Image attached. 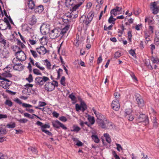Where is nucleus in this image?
Returning a JSON list of instances; mask_svg holds the SVG:
<instances>
[{
  "instance_id": "obj_1",
  "label": "nucleus",
  "mask_w": 159,
  "mask_h": 159,
  "mask_svg": "<svg viewBox=\"0 0 159 159\" xmlns=\"http://www.w3.org/2000/svg\"><path fill=\"white\" fill-rule=\"evenodd\" d=\"M13 49L14 51H17L15 53V55L21 61H25L26 59V56L23 51H22L20 47L16 46H13Z\"/></svg>"
},
{
  "instance_id": "obj_2",
  "label": "nucleus",
  "mask_w": 159,
  "mask_h": 159,
  "mask_svg": "<svg viewBox=\"0 0 159 159\" xmlns=\"http://www.w3.org/2000/svg\"><path fill=\"white\" fill-rule=\"evenodd\" d=\"M94 16V11H91L88 13L86 18L85 16H81L80 18V21L81 22L84 23L86 25H88L92 21Z\"/></svg>"
},
{
  "instance_id": "obj_3",
  "label": "nucleus",
  "mask_w": 159,
  "mask_h": 159,
  "mask_svg": "<svg viewBox=\"0 0 159 159\" xmlns=\"http://www.w3.org/2000/svg\"><path fill=\"white\" fill-rule=\"evenodd\" d=\"M0 80H2L0 82V85L5 89H7L11 84V82L6 78L0 77Z\"/></svg>"
},
{
  "instance_id": "obj_4",
  "label": "nucleus",
  "mask_w": 159,
  "mask_h": 159,
  "mask_svg": "<svg viewBox=\"0 0 159 159\" xmlns=\"http://www.w3.org/2000/svg\"><path fill=\"white\" fill-rule=\"evenodd\" d=\"M97 124L102 128L105 129L107 123V120L103 116L98 118L97 120Z\"/></svg>"
},
{
  "instance_id": "obj_5",
  "label": "nucleus",
  "mask_w": 159,
  "mask_h": 159,
  "mask_svg": "<svg viewBox=\"0 0 159 159\" xmlns=\"http://www.w3.org/2000/svg\"><path fill=\"white\" fill-rule=\"evenodd\" d=\"M49 79L46 76L37 77L35 79V82L37 85H43L45 82L49 80Z\"/></svg>"
},
{
  "instance_id": "obj_6",
  "label": "nucleus",
  "mask_w": 159,
  "mask_h": 159,
  "mask_svg": "<svg viewBox=\"0 0 159 159\" xmlns=\"http://www.w3.org/2000/svg\"><path fill=\"white\" fill-rule=\"evenodd\" d=\"M60 34H61L60 29L55 28L51 30L50 33V37L52 39H54L58 37Z\"/></svg>"
},
{
  "instance_id": "obj_7",
  "label": "nucleus",
  "mask_w": 159,
  "mask_h": 159,
  "mask_svg": "<svg viewBox=\"0 0 159 159\" xmlns=\"http://www.w3.org/2000/svg\"><path fill=\"white\" fill-rule=\"evenodd\" d=\"M137 121L139 122H143V125H147L149 123L148 119L145 114H141L138 117Z\"/></svg>"
},
{
  "instance_id": "obj_8",
  "label": "nucleus",
  "mask_w": 159,
  "mask_h": 159,
  "mask_svg": "<svg viewBox=\"0 0 159 159\" xmlns=\"http://www.w3.org/2000/svg\"><path fill=\"white\" fill-rule=\"evenodd\" d=\"M50 26L48 24L43 23L40 27V31L42 34L45 35L49 31Z\"/></svg>"
},
{
  "instance_id": "obj_9",
  "label": "nucleus",
  "mask_w": 159,
  "mask_h": 159,
  "mask_svg": "<svg viewBox=\"0 0 159 159\" xmlns=\"http://www.w3.org/2000/svg\"><path fill=\"white\" fill-rule=\"evenodd\" d=\"M158 2H154L150 4V8L152 10V13L156 14L159 12V7L157 6Z\"/></svg>"
},
{
  "instance_id": "obj_10",
  "label": "nucleus",
  "mask_w": 159,
  "mask_h": 159,
  "mask_svg": "<svg viewBox=\"0 0 159 159\" xmlns=\"http://www.w3.org/2000/svg\"><path fill=\"white\" fill-rule=\"evenodd\" d=\"M135 96L138 106L140 107H143L144 105V102L141 96L138 93H135Z\"/></svg>"
},
{
  "instance_id": "obj_11",
  "label": "nucleus",
  "mask_w": 159,
  "mask_h": 159,
  "mask_svg": "<svg viewBox=\"0 0 159 159\" xmlns=\"http://www.w3.org/2000/svg\"><path fill=\"white\" fill-rule=\"evenodd\" d=\"M52 123L53 126L56 128L59 129L61 127L65 130L67 129L66 127L64 124L57 120L53 121L52 122Z\"/></svg>"
},
{
  "instance_id": "obj_12",
  "label": "nucleus",
  "mask_w": 159,
  "mask_h": 159,
  "mask_svg": "<svg viewBox=\"0 0 159 159\" xmlns=\"http://www.w3.org/2000/svg\"><path fill=\"white\" fill-rule=\"evenodd\" d=\"M75 109L78 111H81L84 112L87 109V106L84 102H81L80 105L78 104H76Z\"/></svg>"
},
{
  "instance_id": "obj_13",
  "label": "nucleus",
  "mask_w": 159,
  "mask_h": 159,
  "mask_svg": "<svg viewBox=\"0 0 159 159\" xmlns=\"http://www.w3.org/2000/svg\"><path fill=\"white\" fill-rule=\"evenodd\" d=\"M11 28V25H8L3 20H0V30H4L8 29L10 30Z\"/></svg>"
},
{
  "instance_id": "obj_14",
  "label": "nucleus",
  "mask_w": 159,
  "mask_h": 159,
  "mask_svg": "<svg viewBox=\"0 0 159 159\" xmlns=\"http://www.w3.org/2000/svg\"><path fill=\"white\" fill-rule=\"evenodd\" d=\"M111 106L112 109L116 111L119 110L120 108V104L117 99L113 100L111 103Z\"/></svg>"
},
{
  "instance_id": "obj_15",
  "label": "nucleus",
  "mask_w": 159,
  "mask_h": 159,
  "mask_svg": "<svg viewBox=\"0 0 159 159\" xmlns=\"http://www.w3.org/2000/svg\"><path fill=\"white\" fill-rule=\"evenodd\" d=\"M10 66H8L3 69L4 72L2 73V75L3 76L7 77H11V75L9 73L11 70V68H10Z\"/></svg>"
},
{
  "instance_id": "obj_16",
  "label": "nucleus",
  "mask_w": 159,
  "mask_h": 159,
  "mask_svg": "<svg viewBox=\"0 0 159 159\" xmlns=\"http://www.w3.org/2000/svg\"><path fill=\"white\" fill-rule=\"evenodd\" d=\"M0 43L2 44L4 48L8 47L9 46V42L5 39L2 34L0 32Z\"/></svg>"
},
{
  "instance_id": "obj_17",
  "label": "nucleus",
  "mask_w": 159,
  "mask_h": 159,
  "mask_svg": "<svg viewBox=\"0 0 159 159\" xmlns=\"http://www.w3.org/2000/svg\"><path fill=\"white\" fill-rule=\"evenodd\" d=\"M44 88L48 91H51L54 89V86L53 83L50 82H47L45 85Z\"/></svg>"
},
{
  "instance_id": "obj_18",
  "label": "nucleus",
  "mask_w": 159,
  "mask_h": 159,
  "mask_svg": "<svg viewBox=\"0 0 159 159\" xmlns=\"http://www.w3.org/2000/svg\"><path fill=\"white\" fill-rule=\"evenodd\" d=\"M151 118L153 124V125L154 128H157L158 125V123L157 119L156 116L155 115L154 113L151 114Z\"/></svg>"
},
{
  "instance_id": "obj_19",
  "label": "nucleus",
  "mask_w": 159,
  "mask_h": 159,
  "mask_svg": "<svg viewBox=\"0 0 159 159\" xmlns=\"http://www.w3.org/2000/svg\"><path fill=\"white\" fill-rule=\"evenodd\" d=\"M50 127V126L48 124H45L43 125V124L41 128V130L43 132H44L46 134L49 135H52L51 133L48 130L45 129L49 128Z\"/></svg>"
},
{
  "instance_id": "obj_20",
  "label": "nucleus",
  "mask_w": 159,
  "mask_h": 159,
  "mask_svg": "<svg viewBox=\"0 0 159 159\" xmlns=\"http://www.w3.org/2000/svg\"><path fill=\"white\" fill-rule=\"evenodd\" d=\"M71 15L69 16L68 15H65L63 16V17L62 18H61L59 19V21H61V22H59L60 24H63V22L64 23H66L68 22L69 20L71 18Z\"/></svg>"
},
{
  "instance_id": "obj_21",
  "label": "nucleus",
  "mask_w": 159,
  "mask_h": 159,
  "mask_svg": "<svg viewBox=\"0 0 159 159\" xmlns=\"http://www.w3.org/2000/svg\"><path fill=\"white\" fill-rule=\"evenodd\" d=\"M37 52L40 55H44L47 52L46 48L43 46H40L36 48Z\"/></svg>"
},
{
  "instance_id": "obj_22",
  "label": "nucleus",
  "mask_w": 159,
  "mask_h": 159,
  "mask_svg": "<svg viewBox=\"0 0 159 159\" xmlns=\"http://www.w3.org/2000/svg\"><path fill=\"white\" fill-rule=\"evenodd\" d=\"M9 52L8 50L4 48L0 54V56L1 58H7L9 56Z\"/></svg>"
},
{
  "instance_id": "obj_23",
  "label": "nucleus",
  "mask_w": 159,
  "mask_h": 159,
  "mask_svg": "<svg viewBox=\"0 0 159 159\" xmlns=\"http://www.w3.org/2000/svg\"><path fill=\"white\" fill-rule=\"evenodd\" d=\"M14 101L19 104H22V106L23 107L26 108H30L32 107V106L29 104L26 103H22L21 101L18 98H16L14 100Z\"/></svg>"
},
{
  "instance_id": "obj_24",
  "label": "nucleus",
  "mask_w": 159,
  "mask_h": 159,
  "mask_svg": "<svg viewBox=\"0 0 159 159\" xmlns=\"http://www.w3.org/2000/svg\"><path fill=\"white\" fill-rule=\"evenodd\" d=\"M44 10L43 7V5H40L37 7H35L34 11L36 13H41Z\"/></svg>"
},
{
  "instance_id": "obj_25",
  "label": "nucleus",
  "mask_w": 159,
  "mask_h": 159,
  "mask_svg": "<svg viewBox=\"0 0 159 159\" xmlns=\"http://www.w3.org/2000/svg\"><path fill=\"white\" fill-rule=\"evenodd\" d=\"M145 22H148L149 25H153L154 24V21L153 19L150 16H146L145 19Z\"/></svg>"
},
{
  "instance_id": "obj_26",
  "label": "nucleus",
  "mask_w": 159,
  "mask_h": 159,
  "mask_svg": "<svg viewBox=\"0 0 159 159\" xmlns=\"http://www.w3.org/2000/svg\"><path fill=\"white\" fill-rule=\"evenodd\" d=\"M13 67L15 70L19 71L22 70L23 68L22 65L20 63H18L16 65H13Z\"/></svg>"
},
{
  "instance_id": "obj_27",
  "label": "nucleus",
  "mask_w": 159,
  "mask_h": 159,
  "mask_svg": "<svg viewBox=\"0 0 159 159\" xmlns=\"http://www.w3.org/2000/svg\"><path fill=\"white\" fill-rule=\"evenodd\" d=\"M75 0H66L65 3L67 7H70L74 4Z\"/></svg>"
},
{
  "instance_id": "obj_28",
  "label": "nucleus",
  "mask_w": 159,
  "mask_h": 159,
  "mask_svg": "<svg viewBox=\"0 0 159 159\" xmlns=\"http://www.w3.org/2000/svg\"><path fill=\"white\" fill-rule=\"evenodd\" d=\"M92 140L95 143H98L99 142L100 139L97 135H95L94 133H92V135L91 136Z\"/></svg>"
},
{
  "instance_id": "obj_29",
  "label": "nucleus",
  "mask_w": 159,
  "mask_h": 159,
  "mask_svg": "<svg viewBox=\"0 0 159 159\" xmlns=\"http://www.w3.org/2000/svg\"><path fill=\"white\" fill-rule=\"evenodd\" d=\"M39 41L42 45H46L48 42L47 38L46 36H43L40 39Z\"/></svg>"
},
{
  "instance_id": "obj_30",
  "label": "nucleus",
  "mask_w": 159,
  "mask_h": 159,
  "mask_svg": "<svg viewBox=\"0 0 159 159\" xmlns=\"http://www.w3.org/2000/svg\"><path fill=\"white\" fill-rule=\"evenodd\" d=\"M43 62L45 63L44 64L46 67L47 68L48 70L51 69V63L47 59L44 60L43 61Z\"/></svg>"
},
{
  "instance_id": "obj_31",
  "label": "nucleus",
  "mask_w": 159,
  "mask_h": 159,
  "mask_svg": "<svg viewBox=\"0 0 159 159\" xmlns=\"http://www.w3.org/2000/svg\"><path fill=\"white\" fill-rule=\"evenodd\" d=\"M69 28V26L66 25L61 30L60 29L61 34L62 35H64L68 30Z\"/></svg>"
},
{
  "instance_id": "obj_32",
  "label": "nucleus",
  "mask_w": 159,
  "mask_h": 159,
  "mask_svg": "<svg viewBox=\"0 0 159 159\" xmlns=\"http://www.w3.org/2000/svg\"><path fill=\"white\" fill-rule=\"evenodd\" d=\"M37 22V19L33 15L30 20L29 21V23L31 25L35 24Z\"/></svg>"
},
{
  "instance_id": "obj_33",
  "label": "nucleus",
  "mask_w": 159,
  "mask_h": 159,
  "mask_svg": "<svg viewBox=\"0 0 159 159\" xmlns=\"http://www.w3.org/2000/svg\"><path fill=\"white\" fill-rule=\"evenodd\" d=\"M7 133L6 128L1 125L0 126V135H3Z\"/></svg>"
},
{
  "instance_id": "obj_34",
  "label": "nucleus",
  "mask_w": 159,
  "mask_h": 159,
  "mask_svg": "<svg viewBox=\"0 0 159 159\" xmlns=\"http://www.w3.org/2000/svg\"><path fill=\"white\" fill-rule=\"evenodd\" d=\"M28 6L29 8L31 9H34L35 7L34 2L32 0H30L29 1Z\"/></svg>"
},
{
  "instance_id": "obj_35",
  "label": "nucleus",
  "mask_w": 159,
  "mask_h": 159,
  "mask_svg": "<svg viewBox=\"0 0 159 159\" xmlns=\"http://www.w3.org/2000/svg\"><path fill=\"white\" fill-rule=\"evenodd\" d=\"M103 136L105 138L107 142L109 143H110L111 141L109 135L107 133H105L104 134Z\"/></svg>"
},
{
  "instance_id": "obj_36",
  "label": "nucleus",
  "mask_w": 159,
  "mask_h": 159,
  "mask_svg": "<svg viewBox=\"0 0 159 159\" xmlns=\"http://www.w3.org/2000/svg\"><path fill=\"white\" fill-rule=\"evenodd\" d=\"M111 14L113 16H115L119 14V13L117 11V10L115 8L112 9L110 12Z\"/></svg>"
},
{
  "instance_id": "obj_37",
  "label": "nucleus",
  "mask_w": 159,
  "mask_h": 159,
  "mask_svg": "<svg viewBox=\"0 0 159 159\" xmlns=\"http://www.w3.org/2000/svg\"><path fill=\"white\" fill-rule=\"evenodd\" d=\"M88 119L91 125H93L95 121L94 117L89 116Z\"/></svg>"
},
{
  "instance_id": "obj_38",
  "label": "nucleus",
  "mask_w": 159,
  "mask_h": 159,
  "mask_svg": "<svg viewBox=\"0 0 159 159\" xmlns=\"http://www.w3.org/2000/svg\"><path fill=\"white\" fill-rule=\"evenodd\" d=\"M69 98L71 99L73 101V103L74 104L76 102V98L75 97L73 93L70 94L69 96Z\"/></svg>"
},
{
  "instance_id": "obj_39",
  "label": "nucleus",
  "mask_w": 159,
  "mask_h": 159,
  "mask_svg": "<svg viewBox=\"0 0 159 159\" xmlns=\"http://www.w3.org/2000/svg\"><path fill=\"white\" fill-rule=\"evenodd\" d=\"M132 112V110L130 109H128L125 110V116L127 117L128 115H130Z\"/></svg>"
},
{
  "instance_id": "obj_40",
  "label": "nucleus",
  "mask_w": 159,
  "mask_h": 159,
  "mask_svg": "<svg viewBox=\"0 0 159 159\" xmlns=\"http://www.w3.org/2000/svg\"><path fill=\"white\" fill-rule=\"evenodd\" d=\"M113 125L112 123L111 122H109L107 121V123L106 125V127L105 128L111 129L113 128Z\"/></svg>"
},
{
  "instance_id": "obj_41",
  "label": "nucleus",
  "mask_w": 159,
  "mask_h": 159,
  "mask_svg": "<svg viewBox=\"0 0 159 159\" xmlns=\"http://www.w3.org/2000/svg\"><path fill=\"white\" fill-rule=\"evenodd\" d=\"M20 61L18 58L16 57V58H14L12 60V63H13V65H16V64H17L18 63H20L19 62Z\"/></svg>"
},
{
  "instance_id": "obj_42",
  "label": "nucleus",
  "mask_w": 159,
  "mask_h": 159,
  "mask_svg": "<svg viewBox=\"0 0 159 159\" xmlns=\"http://www.w3.org/2000/svg\"><path fill=\"white\" fill-rule=\"evenodd\" d=\"M82 4V2H80L79 3L74 5L72 9L73 11H75Z\"/></svg>"
},
{
  "instance_id": "obj_43",
  "label": "nucleus",
  "mask_w": 159,
  "mask_h": 159,
  "mask_svg": "<svg viewBox=\"0 0 159 159\" xmlns=\"http://www.w3.org/2000/svg\"><path fill=\"white\" fill-rule=\"evenodd\" d=\"M115 9L117 10V11L119 14H121L122 11L124 12V10L121 7H118L117 6L115 8Z\"/></svg>"
},
{
  "instance_id": "obj_44",
  "label": "nucleus",
  "mask_w": 159,
  "mask_h": 159,
  "mask_svg": "<svg viewBox=\"0 0 159 159\" xmlns=\"http://www.w3.org/2000/svg\"><path fill=\"white\" fill-rule=\"evenodd\" d=\"M113 16L111 15V16L108 19V22L109 23L114 24V22L116 20V19L113 18Z\"/></svg>"
},
{
  "instance_id": "obj_45",
  "label": "nucleus",
  "mask_w": 159,
  "mask_h": 159,
  "mask_svg": "<svg viewBox=\"0 0 159 159\" xmlns=\"http://www.w3.org/2000/svg\"><path fill=\"white\" fill-rule=\"evenodd\" d=\"M151 60L154 63H159V59L157 58L152 57L151 58Z\"/></svg>"
},
{
  "instance_id": "obj_46",
  "label": "nucleus",
  "mask_w": 159,
  "mask_h": 159,
  "mask_svg": "<svg viewBox=\"0 0 159 159\" xmlns=\"http://www.w3.org/2000/svg\"><path fill=\"white\" fill-rule=\"evenodd\" d=\"M33 72L34 74L37 75H41L42 74L39 70L37 69H34L33 70Z\"/></svg>"
},
{
  "instance_id": "obj_47",
  "label": "nucleus",
  "mask_w": 159,
  "mask_h": 159,
  "mask_svg": "<svg viewBox=\"0 0 159 159\" xmlns=\"http://www.w3.org/2000/svg\"><path fill=\"white\" fill-rule=\"evenodd\" d=\"M5 103L9 107H11L12 105V102L11 101L8 99H7L6 100Z\"/></svg>"
},
{
  "instance_id": "obj_48",
  "label": "nucleus",
  "mask_w": 159,
  "mask_h": 159,
  "mask_svg": "<svg viewBox=\"0 0 159 159\" xmlns=\"http://www.w3.org/2000/svg\"><path fill=\"white\" fill-rule=\"evenodd\" d=\"M35 65L38 68H39L42 71L44 70L45 68L41 66H40V64L39 62H36L35 63Z\"/></svg>"
},
{
  "instance_id": "obj_49",
  "label": "nucleus",
  "mask_w": 159,
  "mask_h": 159,
  "mask_svg": "<svg viewBox=\"0 0 159 159\" xmlns=\"http://www.w3.org/2000/svg\"><path fill=\"white\" fill-rule=\"evenodd\" d=\"M28 150L29 151H31L33 153H36L37 152V151L36 149L32 147H30L29 148Z\"/></svg>"
},
{
  "instance_id": "obj_50",
  "label": "nucleus",
  "mask_w": 159,
  "mask_h": 159,
  "mask_svg": "<svg viewBox=\"0 0 159 159\" xmlns=\"http://www.w3.org/2000/svg\"><path fill=\"white\" fill-rule=\"evenodd\" d=\"M7 126L9 128H12L15 127L16 124L15 123H12L10 124H8Z\"/></svg>"
},
{
  "instance_id": "obj_51",
  "label": "nucleus",
  "mask_w": 159,
  "mask_h": 159,
  "mask_svg": "<svg viewBox=\"0 0 159 159\" xmlns=\"http://www.w3.org/2000/svg\"><path fill=\"white\" fill-rule=\"evenodd\" d=\"M145 38L147 37H150V34H152L147 30H146L144 31Z\"/></svg>"
},
{
  "instance_id": "obj_52",
  "label": "nucleus",
  "mask_w": 159,
  "mask_h": 159,
  "mask_svg": "<svg viewBox=\"0 0 159 159\" xmlns=\"http://www.w3.org/2000/svg\"><path fill=\"white\" fill-rule=\"evenodd\" d=\"M30 52L34 58H36L38 57V54L36 51L32 50H30Z\"/></svg>"
},
{
  "instance_id": "obj_53",
  "label": "nucleus",
  "mask_w": 159,
  "mask_h": 159,
  "mask_svg": "<svg viewBox=\"0 0 159 159\" xmlns=\"http://www.w3.org/2000/svg\"><path fill=\"white\" fill-rule=\"evenodd\" d=\"M73 128V129L72 131L76 132H78L80 129V128L79 127L76 126H74Z\"/></svg>"
},
{
  "instance_id": "obj_54",
  "label": "nucleus",
  "mask_w": 159,
  "mask_h": 159,
  "mask_svg": "<svg viewBox=\"0 0 159 159\" xmlns=\"http://www.w3.org/2000/svg\"><path fill=\"white\" fill-rule=\"evenodd\" d=\"M26 80L30 83L33 81V78L32 75L30 74L28 78H26Z\"/></svg>"
},
{
  "instance_id": "obj_55",
  "label": "nucleus",
  "mask_w": 159,
  "mask_h": 159,
  "mask_svg": "<svg viewBox=\"0 0 159 159\" xmlns=\"http://www.w3.org/2000/svg\"><path fill=\"white\" fill-rule=\"evenodd\" d=\"M154 43L157 45L159 44V38L157 36H155L154 39Z\"/></svg>"
},
{
  "instance_id": "obj_56",
  "label": "nucleus",
  "mask_w": 159,
  "mask_h": 159,
  "mask_svg": "<svg viewBox=\"0 0 159 159\" xmlns=\"http://www.w3.org/2000/svg\"><path fill=\"white\" fill-rule=\"evenodd\" d=\"M61 84L65 86V78L64 76H62L61 80Z\"/></svg>"
},
{
  "instance_id": "obj_57",
  "label": "nucleus",
  "mask_w": 159,
  "mask_h": 159,
  "mask_svg": "<svg viewBox=\"0 0 159 159\" xmlns=\"http://www.w3.org/2000/svg\"><path fill=\"white\" fill-rule=\"evenodd\" d=\"M59 120L61 121L65 122L67 121V119L66 117L64 116H61L59 118Z\"/></svg>"
},
{
  "instance_id": "obj_58",
  "label": "nucleus",
  "mask_w": 159,
  "mask_h": 159,
  "mask_svg": "<svg viewBox=\"0 0 159 159\" xmlns=\"http://www.w3.org/2000/svg\"><path fill=\"white\" fill-rule=\"evenodd\" d=\"M18 121L20 123H25L28 121V120L26 119L22 118L18 120Z\"/></svg>"
},
{
  "instance_id": "obj_59",
  "label": "nucleus",
  "mask_w": 159,
  "mask_h": 159,
  "mask_svg": "<svg viewBox=\"0 0 159 159\" xmlns=\"http://www.w3.org/2000/svg\"><path fill=\"white\" fill-rule=\"evenodd\" d=\"M121 56V53L119 51L116 52L115 54L114 57L116 58H117Z\"/></svg>"
},
{
  "instance_id": "obj_60",
  "label": "nucleus",
  "mask_w": 159,
  "mask_h": 159,
  "mask_svg": "<svg viewBox=\"0 0 159 159\" xmlns=\"http://www.w3.org/2000/svg\"><path fill=\"white\" fill-rule=\"evenodd\" d=\"M129 54L133 56V57H136V54L135 51L134 50L132 49L130 50L129 51Z\"/></svg>"
},
{
  "instance_id": "obj_61",
  "label": "nucleus",
  "mask_w": 159,
  "mask_h": 159,
  "mask_svg": "<svg viewBox=\"0 0 159 159\" xmlns=\"http://www.w3.org/2000/svg\"><path fill=\"white\" fill-rule=\"evenodd\" d=\"M154 29V26L150 25L149 26V31L150 33L152 34L153 32V30Z\"/></svg>"
},
{
  "instance_id": "obj_62",
  "label": "nucleus",
  "mask_w": 159,
  "mask_h": 159,
  "mask_svg": "<svg viewBox=\"0 0 159 159\" xmlns=\"http://www.w3.org/2000/svg\"><path fill=\"white\" fill-rule=\"evenodd\" d=\"M46 105V103L44 102L39 101V106L40 107H44Z\"/></svg>"
},
{
  "instance_id": "obj_63",
  "label": "nucleus",
  "mask_w": 159,
  "mask_h": 159,
  "mask_svg": "<svg viewBox=\"0 0 159 159\" xmlns=\"http://www.w3.org/2000/svg\"><path fill=\"white\" fill-rule=\"evenodd\" d=\"M126 118L129 121H132L134 118V116L132 114L129 115H128V116Z\"/></svg>"
},
{
  "instance_id": "obj_64",
  "label": "nucleus",
  "mask_w": 159,
  "mask_h": 159,
  "mask_svg": "<svg viewBox=\"0 0 159 159\" xmlns=\"http://www.w3.org/2000/svg\"><path fill=\"white\" fill-rule=\"evenodd\" d=\"M141 12V10L139 9H138L136 11H134L133 14L135 16H137Z\"/></svg>"
}]
</instances>
